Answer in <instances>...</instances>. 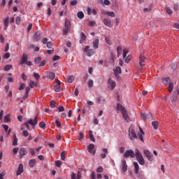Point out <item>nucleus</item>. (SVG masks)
Listing matches in <instances>:
<instances>
[{"label": "nucleus", "instance_id": "17", "mask_svg": "<svg viewBox=\"0 0 179 179\" xmlns=\"http://www.w3.org/2000/svg\"><path fill=\"white\" fill-rule=\"evenodd\" d=\"M27 62V55L24 53L21 58L20 65H23Z\"/></svg>", "mask_w": 179, "mask_h": 179}, {"label": "nucleus", "instance_id": "31", "mask_svg": "<svg viewBox=\"0 0 179 179\" xmlns=\"http://www.w3.org/2000/svg\"><path fill=\"white\" fill-rule=\"evenodd\" d=\"M77 17H78V19H83V17H85V14L83 13V12L79 11L77 13Z\"/></svg>", "mask_w": 179, "mask_h": 179}, {"label": "nucleus", "instance_id": "23", "mask_svg": "<svg viewBox=\"0 0 179 179\" xmlns=\"http://www.w3.org/2000/svg\"><path fill=\"white\" fill-rule=\"evenodd\" d=\"M99 41L98 38H96L95 41H94L92 42L94 48H95V49L99 48Z\"/></svg>", "mask_w": 179, "mask_h": 179}, {"label": "nucleus", "instance_id": "36", "mask_svg": "<svg viewBox=\"0 0 179 179\" xmlns=\"http://www.w3.org/2000/svg\"><path fill=\"white\" fill-rule=\"evenodd\" d=\"M8 25H9V17H7L4 20V26H5V27H8Z\"/></svg>", "mask_w": 179, "mask_h": 179}, {"label": "nucleus", "instance_id": "44", "mask_svg": "<svg viewBox=\"0 0 179 179\" xmlns=\"http://www.w3.org/2000/svg\"><path fill=\"white\" fill-rule=\"evenodd\" d=\"M150 10H152V8L151 7L145 8L143 9V12H145V13H148V12H150Z\"/></svg>", "mask_w": 179, "mask_h": 179}, {"label": "nucleus", "instance_id": "2", "mask_svg": "<svg viewBox=\"0 0 179 179\" xmlns=\"http://www.w3.org/2000/svg\"><path fill=\"white\" fill-rule=\"evenodd\" d=\"M128 135L130 141H135L136 139H138V136L136 135V133L135 132V129H134V127L132 125H131L129 128Z\"/></svg>", "mask_w": 179, "mask_h": 179}, {"label": "nucleus", "instance_id": "13", "mask_svg": "<svg viewBox=\"0 0 179 179\" xmlns=\"http://www.w3.org/2000/svg\"><path fill=\"white\" fill-rule=\"evenodd\" d=\"M89 153H92L93 156L96 155V151H93V149H94V144H90L87 147Z\"/></svg>", "mask_w": 179, "mask_h": 179}, {"label": "nucleus", "instance_id": "19", "mask_svg": "<svg viewBox=\"0 0 179 179\" xmlns=\"http://www.w3.org/2000/svg\"><path fill=\"white\" fill-rule=\"evenodd\" d=\"M122 73V71L121 70V67L117 66L114 70V75L116 76V78L118 76V75Z\"/></svg>", "mask_w": 179, "mask_h": 179}, {"label": "nucleus", "instance_id": "50", "mask_svg": "<svg viewBox=\"0 0 179 179\" xmlns=\"http://www.w3.org/2000/svg\"><path fill=\"white\" fill-rule=\"evenodd\" d=\"M9 118H10V116L9 115H6L4 117V122H9Z\"/></svg>", "mask_w": 179, "mask_h": 179}, {"label": "nucleus", "instance_id": "6", "mask_svg": "<svg viewBox=\"0 0 179 179\" xmlns=\"http://www.w3.org/2000/svg\"><path fill=\"white\" fill-rule=\"evenodd\" d=\"M144 155L149 162H153V155L148 150H144Z\"/></svg>", "mask_w": 179, "mask_h": 179}, {"label": "nucleus", "instance_id": "15", "mask_svg": "<svg viewBox=\"0 0 179 179\" xmlns=\"http://www.w3.org/2000/svg\"><path fill=\"white\" fill-rule=\"evenodd\" d=\"M24 169H23V164H20L18 166V169L17 170L16 172V176H20V174H22V173H23Z\"/></svg>", "mask_w": 179, "mask_h": 179}, {"label": "nucleus", "instance_id": "3", "mask_svg": "<svg viewBox=\"0 0 179 179\" xmlns=\"http://www.w3.org/2000/svg\"><path fill=\"white\" fill-rule=\"evenodd\" d=\"M135 157L141 166H143V164H145V159H143V156H142V153H141V151H139L138 149H136Z\"/></svg>", "mask_w": 179, "mask_h": 179}, {"label": "nucleus", "instance_id": "7", "mask_svg": "<svg viewBox=\"0 0 179 179\" xmlns=\"http://www.w3.org/2000/svg\"><path fill=\"white\" fill-rule=\"evenodd\" d=\"M145 59H146L145 56L143 55H141L140 60H139V66L138 67V69H142V68H143V62H145Z\"/></svg>", "mask_w": 179, "mask_h": 179}, {"label": "nucleus", "instance_id": "24", "mask_svg": "<svg viewBox=\"0 0 179 179\" xmlns=\"http://www.w3.org/2000/svg\"><path fill=\"white\" fill-rule=\"evenodd\" d=\"M27 154V151L26 150V148H22L20 149V155L26 156Z\"/></svg>", "mask_w": 179, "mask_h": 179}, {"label": "nucleus", "instance_id": "47", "mask_svg": "<svg viewBox=\"0 0 179 179\" xmlns=\"http://www.w3.org/2000/svg\"><path fill=\"white\" fill-rule=\"evenodd\" d=\"M22 135L23 136H25V138H27V136H29V131H27V130H24L22 131Z\"/></svg>", "mask_w": 179, "mask_h": 179}, {"label": "nucleus", "instance_id": "26", "mask_svg": "<svg viewBox=\"0 0 179 179\" xmlns=\"http://www.w3.org/2000/svg\"><path fill=\"white\" fill-rule=\"evenodd\" d=\"M29 87L33 89V87H37V82H34L33 80H30Z\"/></svg>", "mask_w": 179, "mask_h": 179}, {"label": "nucleus", "instance_id": "61", "mask_svg": "<svg viewBox=\"0 0 179 179\" xmlns=\"http://www.w3.org/2000/svg\"><path fill=\"white\" fill-rule=\"evenodd\" d=\"M103 3L107 6H108L109 5H111V2H110L109 0H104Z\"/></svg>", "mask_w": 179, "mask_h": 179}, {"label": "nucleus", "instance_id": "60", "mask_svg": "<svg viewBox=\"0 0 179 179\" xmlns=\"http://www.w3.org/2000/svg\"><path fill=\"white\" fill-rule=\"evenodd\" d=\"M55 124H56V126L57 127V128H60V127H61V122H59L58 120H57L55 121Z\"/></svg>", "mask_w": 179, "mask_h": 179}, {"label": "nucleus", "instance_id": "1", "mask_svg": "<svg viewBox=\"0 0 179 179\" xmlns=\"http://www.w3.org/2000/svg\"><path fill=\"white\" fill-rule=\"evenodd\" d=\"M117 111H120L122 113V115L124 121H127V122H129V121H131V119H129V115H128V112L127 111V109H125V107L120 103H117Z\"/></svg>", "mask_w": 179, "mask_h": 179}, {"label": "nucleus", "instance_id": "53", "mask_svg": "<svg viewBox=\"0 0 179 179\" xmlns=\"http://www.w3.org/2000/svg\"><path fill=\"white\" fill-rule=\"evenodd\" d=\"M39 127H40V128H45V122H41L39 123Z\"/></svg>", "mask_w": 179, "mask_h": 179}, {"label": "nucleus", "instance_id": "40", "mask_svg": "<svg viewBox=\"0 0 179 179\" xmlns=\"http://www.w3.org/2000/svg\"><path fill=\"white\" fill-rule=\"evenodd\" d=\"M128 52H129V50H128V49H124V50H123V58L127 57V54H128Z\"/></svg>", "mask_w": 179, "mask_h": 179}, {"label": "nucleus", "instance_id": "10", "mask_svg": "<svg viewBox=\"0 0 179 179\" xmlns=\"http://www.w3.org/2000/svg\"><path fill=\"white\" fill-rule=\"evenodd\" d=\"M57 85L54 87V90L59 92H61V81L56 80Z\"/></svg>", "mask_w": 179, "mask_h": 179}, {"label": "nucleus", "instance_id": "5", "mask_svg": "<svg viewBox=\"0 0 179 179\" xmlns=\"http://www.w3.org/2000/svg\"><path fill=\"white\" fill-rule=\"evenodd\" d=\"M83 51L86 53L87 57H92L94 54V50L93 49H90V47L88 45L84 48Z\"/></svg>", "mask_w": 179, "mask_h": 179}, {"label": "nucleus", "instance_id": "52", "mask_svg": "<svg viewBox=\"0 0 179 179\" xmlns=\"http://www.w3.org/2000/svg\"><path fill=\"white\" fill-rule=\"evenodd\" d=\"M61 159H62V160L65 161V151L62 152Z\"/></svg>", "mask_w": 179, "mask_h": 179}, {"label": "nucleus", "instance_id": "46", "mask_svg": "<svg viewBox=\"0 0 179 179\" xmlns=\"http://www.w3.org/2000/svg\"><path fill=\"white\" fill-rule=\"evenodd\" d=\"M34 77L36 80H38L40 79V74L37 73H34Z\"/></svg>", "mask_w": 179, "mask_h": 179}, {"label": "nucleus", "instance_id": "11", "mask_svg": "<svg viewBox=\"0 0 179 179\" xmlns=\"http://www.w3.org/2000/svg\"><path fill=\"white\" fill-rule=\"evenodd\" d=\"M108 83L110 85V86L111 87V90H114V89L115 88V86H117L115 81L113 80V79H111V78H109L108 80Z\"/></svg>", "mask_w": 179, "mask_h": 179}, {"label": "nucleus", "instance_id": "9", "mask_svg": "<svg viewBox=\"0 0 179 179\" xmlns=\"http://www.w3.org/2000/svg\"><path fill=\"white\" fill-rule=\"evenodd\" d=\"M34 41H39V40H41V31H36L34 34L33 37Z\"/></svg>", "mask_w": 179, "mask_h": 179}, {"label": "nucleus", "instance_id": "43", "mask_svg": "<svg viewBox=\"0 0 179 179\" xmlns=\"http://www.w3.org/2000/svg\"><path fill=\"white\" fill-rule=\"evenodd\" d=\"M95 24V21H89L88 22V26H90V27H93V26H94Z\"/></svg>", "mask_w": 179, "mask_h": 179}, {"label": "nucleus", "instance_id": "41", "mask_svg": "<svg viewBox=\"0 0 179 179\" xmlns=\"http://www.w3.org/2000/svg\"><path fill=\"white\" fill-rule=\"evenodd\" d=\"M58 111H59V113H62V111H65V108H64V106H59Z\"/></svg>", "mask_w": 179, "mask_h": 179}, {"label": "nucleus", "instance_id": "48", "mask_svg": "<svg viewBox=\"0 0 179 179\" xmlns=\"http://www.w3.org/2000/svg\"><path fill=\"white\" fill-rule=\"evenodd\" d=\"M2 127L6 132H8V131H9V126L6 124H3Z\"/></svg>", "mask_w": 179, "mask_h": 179}, {"label": "nucleus", "instance_id": "59", "mask_svg": "<svg viewBox=\"0 0 179 179\" xmlns=\"http://www.w3.org/2000/svg\"><path fill=\"white\" fill-rule=\"evenodd\" d=\"M47 62L45 60H43L40 63L39 66H45Z\"/></svg>", "mask_w": 179, "mask_h": 179}, {"label": "nucleus", "instance_id": "58", "mask_svg": "<svg viewBox=\"0 0 179 179\" xmlns=\"http://www.w3.org/2000/svg\"><path fill=\"white\" fill-rule=\"evenodd\" d=\"M169 93H171L173 92V84H169Z\"/></svg>", "mask_w": 179, "mask_h": 179}, {"label": "nucleus", "instance_id": "64", "mask_svg": "<svg viewBox=\"0 0 179 179\" xmlns=\"http://www.w3.org/2000/svg\"><path fill=\"white\" fill-rule=\"evenodd\" d=\"M48 48H52V43L48 42L46 43Z\"/></svg>", "mask_w": 179, "mask_h": 179}, {"label": "nucleus", "instance_id": "39", "mask_svg": "<svg viewBox=\"0 0 179 179\" xmlns=\"http://www.w3.org/2000/svg\"><path fill=\"white\" fill-rule=\"evenodd\" d=\"M70 5L71 6H75L76 5H78V0H73L70 2Z\"/></svg>", "mask_w": 179, "mask_h": 179}, {"label": "nucleus", "instance_id": "35", "mask_svg": "<svg viewBox=\"0 0 179 179\" xmlns=\"http://www.w3.org/2000/svg\"><path fill=\"white\" fill-rule=\"evenodd\" d=\"M69 30H71V28H66L64 27V29H63L64 36H66V34H68Z\"/></svg>", "mask_w": 179, "mask_h": 179}, {"label": "nucleus", "instance_id": "16", "mask_svg": "<svg viewBox=\"0 0 179 179\" xmlns=\"http://www.w3.org/2000/svg\"><path fill=\"white\" fill-rule=\"evenodd\" d=\"M122 169L124 173H125L128 170V165H127V161L122 160Z\"/></svg>", "mask_w": 179, "mask_h": 179}, {"label": "nucleus", "instance_id": "32", "mask_svg": "<svg viewBox=\"0 0 179 179\" xmlns=\"http://www.w3.org/2000/svg\"><path fill=\"white\" fill-rule=\"evenodd\" d=\"M73 80H75V77H73V76H69L67 78V82L68 83H72V82H73Z\"/></svg>", "mask_w": 179, "mask_h": 179}, {"label": "nucleus", "instance_id": "54", "mask_svg": "<svg viewBox=\"0 0 179 179\" xmlns=\"http://www.w3.org/2000/svg\"><path fill=\"white\" fill-rule=\"evenodd\" d=\"M55 164L57 167H60L61 166H62V162H61V161H56Z\"/></svg>", "mask_w": 179, "mask_h": 179}, {"label": "nucleus", "instance_id": "22", "mask_svg": "<svg viewBox=\"0 0 179 179\" xmlns=\"http://www.w3.org/2000/svg\"><path fill=\"white\" fill-rule=\"evenodd\" d=\"M134 173L135 174H138L139 173V164L138 162H134Z\"/></svg>", "mask_w": 179, "mask_h": 179}, {"label": "nucleus", "instance_id": "62", "mask_svg": "<svg viewBox=\"0 0 179 179\" xmlns=\"http://www.w3.org/2000/svg\"><path fill=\"white\" fill-rule=\"evenodd\" d=\"M10 57V53H9V52H6V53L4 55V58H5L6 59H9Z\"/></svg>", "mask_w": 179, "mask_h": 179}, {"label": "nucleus", "instance_id": "18", "mask_svg": "<svg viewBox=\"0 0 179 179\" xmlns=\"http://www.w3.org/2000/svg\"><path fill=\"white\" fill-rule=\"evenodd\" d=\"M103 24L108 27H113V24H111V20H108L107 18L103 19Z\"/></svg>", "mask_w": 179, "mask_h": 179}, {"label": "nucleus", "instance_id": "21", "mask_svg": "<svg viewBox=\"0 0 179 179\" xmlns=\"http://www.w3.org/2000/svg\"><path fill=\"white\" fill-rule=\"evenodd\" d=\"M162 83L164 85H169L171 82V80L169 77H166L162 79Z\"/></svg>", "mask_w": 179, "mask_h": 179}, {"label": "nucleus", "instance_id": "30", "mask_svg": "<svg viewBox=\"0 0 179 179\" xmlns=\"http://www.w3.org/2000/svg\"><path fill=\"white\" fill-rule=\"evenodd\" d=\"M48 78L50 80H54L55 79V73L54 72L49 73Z\"/></svg>", "mask_w": 179, "mask_h": 179}, {"label": "nucleus", "instance_id": "49", "mask_svg": "<svg viewBox=\"0 0 179 179\" xmlns=\"http://www.w3.org/2000/svg\"><path fill=\"white\" fill-rule=\"evenodd\" d=\"M29 153L31 156H36V152H34V148L29 149Z\"/></svg>", "mask_w": 179, "mask_h": 179}, {"label": "nucleus", "instance_id": "33", "mask_svg": "<svg viewBox=\"0 0 179 179\" xmlns=\"http://www.w3.org/2000/svg\"><path fill=\"white\" fill-rule=\"evenodd\" d=\"M64 27L71 29V22H69V20H65Z\"/></svg>", "mask_w": 179, "mask_h": 179}, {"label": "nucleus", "instance_id": "55", "mask_svg": "<svg viewBox=\"0 0 179 179\" xmlns=\"http://www.w3.org/2000/svg\"><path fill=\"white\" fill-rule=\"evenodd\" d=\"M87 85H88V87H93V81H92V80H90L88 81Z\"/></svg>", "mask_w": 179, "mask_h": 179}, {"label": "nucleus", "instance_id": "4", "mask_svg": "<svg viewBox=\"0 0 179 179\" xmlns=\"http://www.w3.org/2000/svg\"><path fill=\"white\" fill-rule=\"evenodd\" d=\"M136 152L132 150H127L123 155V157L124 159H128V157H131V159H135Z\"/></svg>", "mask_w": 179, "mask_h": 179}, {"label": "nucleus", "instance_id": "37", "mask_svg": "<svg viewBox=\"0 0 179 179\" xmlns=\"http://www.w3.org/2000/svg\"><path fill=\"white\" fill-rule=\"evenodd\" d=\"M103 171H104V168H103L101 166L96 169V173H103Z\"/></svg>", "mask_w": 179, "mask_h": 179}, {"label": "nucleus", "instance_id": "27", "mask_svg": "<svg viewBox=\"0 0 179 179\" xmlns=\"http://www.w3.org/2000/svg\"><path fill=\"white\" fill-rule=\"evenodd\" d=\"M36 163H37V161L36 159H31L29 160V164L30 167H34L36 166Z\"/></svg>", "mask_w": 179, "mask_h": 179}, {"label": "nucleus", "instance_id": "63", "mask_svg": "<svg viewBox=\"0 0 179 179\" xmlns=\"http://www.w3.org/2000/svg\"><path fill=\"white\" fill-rule=\"evenodd\" d=\"M91 179H96V173H94V171H92V174H91Z\"/></svg>", "mask_w": 179, "mask_h": 179}, {"label": "nucleus", "instance_id": "38", "mask_svg": "<svg viewBox=\"0 0 179 179\" xmlns=\"http://www.w3.org/2000/svg\"><path fill=\"white\" fill-rule=\"evenodd\" d=\"M41 57H36L34 60L35 64H40V62H41Z\"/></svg>", "mask_w": 179, "mask_h": 179}, {"label": "nucleus", "instance_id": "34", "mask_svg": "<svg viewBox=\"0 0 179 179\" xmlns=\"http://www.w3.org/2000/svg\"><path fill=\"white\" fill-rule=\"evenodd\" d=\"M12 65L11 64H7L4 66V71H10V69H12Z\"/></svg>", "mask_w": 179, "mask_h": 179}, {"label": "nucleus", "instance_id": "12", "mask_svg": "<svg viewBox=\"0 0 179 179\" xmlns=\"http://www.w3.org/2000/svg\"><path fill=\"white\" fill-rule=\"evenodd\" d=\"M96 103L97 104H104L106 103V99L103 96H99L96 99Z\"/></svg>", "mask_w": 179, "mask_h": 179}, {"label": "nucleus", "instance_id": "42", "mask_svg": "<svg viewBox=\"0 0 179 179\" xmlns=\"http://www.w3.org/2000/svg\"><path fill=\"white\" fill-rule=\"evenodd\" d=\"M165 10L168 15H171V13H173V11H171V9L169 7L165 8Z\"/></svg>", "mask_w": 179, "mask_h": 179}, {"label": "nucleus", "instance_id": "29", "mask_svg": "<svg viewBox=\"0 0 179 179\" xmlns=\"http://www.w3.org/2000/svg\"><path fill=\"white\" fill-rule=\"evenodd\" d=\"M152 125L154 129H158V128H159V122L154 121V122H152Z\"/></svg>", "mask_w": 179, "mask_h": 179}, {"label": "nucleus", "instance_id": "8", "mask_svg": "<svg viewBox=\"0 0 179 179\" xmlns=\"http://www.w3.org/2000/svg\"><path fill=\"white\" fill-rule=\"evenodd\" d=\"M139 131L140 133L138 134L137 138H138V139H140L141 142H144L143 136L145 135V132H143V130L142 129L141 127H139Z\"/></svg>", "mask_w": 179, "mask_h": 179}, {"label": "nucleus", "instance_id": "25", "mask_svg": "<svg viewBox=\"0 0 179 179\" xmlns=\"http://www.w3.org/2000/svg\"><path fill=\"white\" fill-rule=\"evenodd\" d=\"M103 13L104 15H107V16H110V17H115V13L114 12L106 11Z\"/></svg>", "mask_w": 179, "mask_h": 179}, {"label": "nucleus", "instance_id": "45", "mask_svg": "<svg viewBox=\"0 0 179 179\" xmlns=\"http://www.w3.org/2000/svg\"><path fill=\"white\" fill-rule=\"evenodd\" d=\"M50 106L51 107V108H55V101H51L50 103Z\"/></svg>", "mask_w": 179, "mask_h": 179}, {"label": "nucleus", "instance_id": "14", "mask_svg": "<svg viewBox=\"0 0 179 179\" xmlns=\"http://www.w3.org/2000/svg\"><path fill=\"white\" fill-rule=\"evenodd\" d=\"M27 122H28V124H29V125H32V127H36L37 125V122H38L37 117H36L34 118V120L31 119V120H28Z\"/></svg>", "mask_w": 179, "mask_h": 179}, {"label": "nucleus", "instance_id": "51", "mask_svg": "<svg viewBox=\"0 0 179 179\" xmlns=\"http://www.w3.org/2000/svg\"><path fill=\"white\" fill-rule=\"evenodd\" d=\"M21 18L20 17H17L15 19V23L16 24H20Z\"/></svg>", "mask_w": 179, "mask_h": 179}, {"label": "nucleus", "instance_id": "56", "mask_svg": "<svg viewBox=\"0 0 179 179\" xmlns=\"http://www.w3.org/2000/svg\"><path fill=\"white\" fill-rule=\"evenodd\" d=\"M85 138V134H83V133H80L79 134V141H82V139H83Z\"/></svg>", "mask_w": 179, "mask_h": 179}, {"label": "nucleus", "instance_id": "28", "mask_svg": "<svg viewBox=\"0 0 179 179\" xmlns=\"http://www.w3.org/2000/svg\"><path fill=\"white\" fill-rule=\"evenodd\" d=\"M13 146H17V137L16 134L13 135Z\"/></svg>", "mask_w": 179, "mask_h": 179}, {"label": "nucleus", "instance_id": "57", "mask_svg": "<svg viewBox=\"0 0 179 179\" xmlns=\"http://www.w3.org/2000/svg\"><path fill=\"white\" fill-rule=\"evenodd\" d=\"M129 61H131V56H127L125 59L126 64H129Z\"/></svg>", "mask_w": 179, "mask_h": 179}, {"label": "nucleus", "instance_id": "20", "mask_svg": "<svg viewBox=\"0 0 179 179\" xmlns=\"http://www.w3.org/2000/svg\"><path fill=\"white\" fill-rule=\"evenodd\" d=\"M86 38H87V37L86 36V35L85 34V33L81 32V33H80V44H83V43H85V41H86Z\"/></svg>", "mask_w": 179, "mask_h": 179}]
</instances>
